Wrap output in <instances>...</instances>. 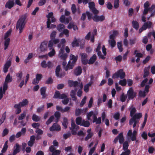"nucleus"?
<instances>
[{
  "label": "nucleus",
  "mask_w": 155,
  "mask_h": 155,
  "mask_svg": "<svg viewBox=\"0 0 155 155\" xmlns=\"http://www.w3.org/2000/svg\"><path fill=\"white\" fill-rule=\"evenodd\" d=\"M118 140H119V142L120 143L122 144L123 143V149L124 151L127 150L129 147V144L128 142L125 141L124 143V138L123 136V133L121 132L118 134L117 136L115 138L114 140V142L116 144Z\"/></svg>",
  "instance_id": "1"
},
{
  "label": "nucleus",
  "mask_w": 155,
  "mask_h": 155,
  "mask_svg": "<svg viewBox=\"0 0 155 155\" xmlns=\"http://www.w3.org/2000/svg\"><path fill=\"white\" fill-rule=\"evenodd\" d=\"M27 18V15L25 14L22 15L17 22L16 29H19V33L21 34L24 28L26 23L25 21Z\"/></svg>",
  "instance_id": "2"
},
{
  "label": "nucleus",
  "mask_w": 155,
  "mask_h": 155,
  "mask_svg": "<svg viewBox=\"0 0 155 155\" xmlns=\"http://www.w3.org/2000/svg\"><path fill=\"white\" fill-rule=\"evenodd\" d=\"M125 76V73L123 69H120L113 74L112 78L113 79H115L118 78L119 77L121 79H122L124 78Z\"/></svg>",
  "instance_id": "3"
},
{
  "label": "nucleus",
  "mask_w": 155,
  "mask_h": 155,
  "mask_svg": "<svg viewBox=\"0 0 155 155\" xmlns=\"http://www.w3.org/2000/svg\"><path fill=\"white\" fill-rule=\"evenodd\" d=\"M127 95L128 99H132L136 96L137 93L134 91L132 87H130L127 92Z\"/></svg>",
  "instance_id": "4"
},
{
  "label": "nucleus",
  "mask_w": 155,
  "mask_h": 155,
  "mask_svg": "<svg viewBox=\"0 0 155 155\" xmlns=\"http://www.w3.org/2000/svg\"><path fill=\"white\" fill-rule=\"evenodd\" d=\"M89 7L94 14H98L99 13V11L95 8V5L94 2H89Z\"/></svg>",
  "instance_id": "5"
},
{
  "label": "nucleus",
  "mask_w": 155,
  "mask_h": 155,
  "mask_svg": "<svg viewBox=\"0 0 155 155\" xmlns=\"http://www.w3.org/2000/svg\"><path fill=\"white\" fill-rule=\"evenodd\" d=\"M60 40L59 39L56 38L55 40L51 39L48 42V46L49 48V50H51L53 49L54 44H56L59 43Z\"/></svg>",
  "instance_id": "6"
},
{
  "label": "nucleus",
  "mask_w": 155,
  "mask_h": 155,
  "mask_svg": "<svg viewBox=\"0 0 155 155\" xmlns=\"http://www.w3.org/2000/svg\"><path fill=\"white\" fill-rule=\"evenodd\" d=\"M94 14V15L92 19L95 22L102 21L105 19V17L103 15L98 16L97 15V14Z\"/></svg>",
  "instance_id": "7"
},
{
  "label": "nucleus",
  "mask_w": 155,
  "mask_h": 155,
  "mask_svg": "<svg viewBox=\"0 0 155 155\" xmlns=\"http://www.w3.org/2000/svg\"><path fill=\"white\" fill-rule=\"evenodd\" d=\"M61 66L60 65L57 66L55 69V75L58 78H62V77L65 76V73L63 72L60 74V72L61 70Z\"/></svg>",
  "instance_id": "8"
},
{
  "label": "nucleus",
  "mask_w": 155,
  "mask_h": 155,
  "mask_svg": "<svg viewBox=\"0 0 155 155\" xmlns=\"http://www.w3.org/2000/svg\"><path fill=\"white\" fill-rule=\"evenodd\" d=\"M12 59L10 58L8 60L6 61L4 64L3 69V71L5 73H6L8 71V68L10 67L11 65Z\"/></svg>",
  "instance_id": "9"
},
{
  "label": "nucleus",
  "mask_w": 155,
  "mask_h": 155,
  "mask_svg": "<svg viewBox=\"0 0 155 155\" xmlns=\"http://www.w3.org/2000/svg\"><path fill=\"white\" fill-rule=\"evenodd\" d=\"M81 55L82 63L84 65L87 64L88 61L87 59V54L85 53H83L81 54Z\"/></svg>",
  "instance_id": "10"
},
{
  "label": "nucleus",
  "mask_w": 155,
  "mask_h": 155,
  "mask_svg": "<svg viewBox=\"0 0 155 155\" xmlns=\"http://www.w3.org/2000/svg\"><path fill=\"white\" fill-rule=\"evenodd\" d=\"M50 130L51 131H59L61 130V127L60 125L58 124L57 123H54L52 126L50 128Z\"/></svg>",
  "instance_id": "11"
},
{
  "label": "nucleus",
  "mask_w": 155,
  "mask_h": 155,
  "mask_svg": "<svg viewBox=\"0 0 155 155\" xmlns=\"http://www.w3.org/2000/svg\"><path fill=\"white\" fill-rule=\"evenodd\" d=\"M47 42L46 41H44L41 43L40 47L41 51L45 52L47 50Z\"/></svg>",
  "instance_id": "12"
},
{
  "label": "nucleus",
  "mask_w": 155,
  "mask_h": 155,
  "mask_svg": "<svg viewBox=\"0 0 155 155\" xmlns=\"http://www.w3.org/2000/svg\"><path fill=\"white\" fill-rule=\"evenodd\" d=\"M68 85L70 87H76L80 84V82L77 81H74L71 80H68Z\"/></svg>",
  "instance_id": "13"
},
{
  "label": "nucleus",
  "mask_w": 155,
  "mask_h": 155,
  "mask_svg": "<svg viewBox=\"0 0 155 155\" xmlns=\"http://www.w3.org/2000/svg\"><path fill=\"white\" fill-rule=\"evenodd\" d=\"M35 139L36 137L34 135L31 136L30 137V140L27 143L28 145L30 147H32L35 143Z\"/></svg>",
  "instance_id": "14"
},
{
  "label": "nucleus",
  "mask_w": 155,
  "mask_h": 155,
  "mask_svg": "<svg viewBox=\"0 0 155 155\" xmlns=\"http://www.w3.org/2000/svg\"><path fill=\"white\" fill-rule=\"evenodd\" d=\"M14 5L15 2L12 0H9L6 2L5 5V7L6 8L11 9L14 6Z\"/></svg>",
  "instance_id": "15"
},
{
  "label": "nucleus",
  "mask_w": 155,
  "mask_h": 155,
  "mask_svg": "<svg viewBox=\"0 0 155 155\" xmlns=\"http://www.w3.org/2000/svg\"><path fill=\"white\" fill-rule=\"evenodd\" d=\"M20 146L19 145L16 143L15 146L14 147V150L12 154L13 155H16L17 153L20 151Z\"/></svg>",
  "instance_id": "16"
},
{
  "label": "nucleus",
  "mask_w": 155,
  "mask_h": 155,
  "mask_svg": "<svg viewBox=\"0 0 155 155\" xmlns=\"http://www.w3.org/2000/svg\"><path fill=\"white\" fill-rule=\"evenodd\" d=\"M75 64L72 62L71 63L70 61H69L68 64L65 68L64 69L65 71H67L69 69H72L74 66Z\"/></svg>",
  "instance_id": "17"
},
{
  "label": "nucleus",
  "mask_w": 155,
  "mask_h": 155,
  "mask_svg": "<svg viewBox=\"0 0 155 155\" xmlns=\"http://www.w3.org/2000/svg\"><path fill=\"white\" fill-rule=\"evenodd\" d=\"M28 103V100L26 99H23L21 102H20L17 105H19L21 107H25L27 105Z\"/></svg>",
  "instance_id": "18"
},
{
  "label": "nucleus",
  "mask_w": 155,
  "mask_h": 155,
  "mask_svg": "<svg viewBox=\"0 0 155 155\" xmlns=\"http://www.w3.org/2000/svg\"><path fill=\"white\" fill-rule=\"evenodd\" d=\"M23 73L22 72L20 71L18 73L16 74L15 76L17 78V82H19L22 79L23 77Z\"/></svg>",
  "instance_id": "19"
},
{
  "label": "nucleus",
  "mask_w": 155,
  "mask_h": 155,
  "mask_svg": "<svg viewBox=\"0 0 155 155\" xmlns=\"http://www.w3.org/2000/svg\"><path fill=\"white\" fill-rule=\"evenodd\" d=\"M46 88L45 87H43L41 88L40 89L41 94L42 96V98H45L47 95L46 94Z\"/></svg>",
  "instance_id": "20"
},
{
  "label": "nucleus",
  "mask_w": 155,
  "mask_h": 155,
  "mask_svg": "<svg viewBox=\"0 0 155 155\" xmlns=\"http://www.w3.org/2000/svg\"><path fill=\"white\" fill-rule=\"evenodd\" d=\"M77 90V89L75 88L74 89V91L73 90H72L71 91L70 93V96L71 97L73 98V100L74 101H76L77 100V97L76 96V91Z\"/></svg>",
  "instance_id": "21"
},
{
  "label": "nucleus",
  "mask_w": 155,
  "mask_h": 155,
  "mask_svg": "<svg viewBox=\"0 0 155 155\" xmlns=\"http://www.w3.org/2000/svg\"><path fill=\"white\" fill-rule=\"evenodd\" d=\"M82 73V69L81 66H79L74 71V74L76 76H78Z\"/></svg>",
  "instance_id": "22"
},
{
  "label": "nucleus",
  "mask_w": 155,
  "mask_h": 155,
  "mask_svg": "<svg viewBox=\"0 0 155 155\" xmlns=\"http://www.w3.org/2000/svg\"><path fill=\"white\" fill-rule=\"evenodd\" d=\"M150 68V66L146 67L144 69V74L143 77L144 78L147 77L149 74V70Z\"/></svg>",
  "instance_id": "23"
},
{
  "label": "nucleus",
  "mask_w": 155,
  "mask_h": 155,
  "mask_svg": "<svg viewBox=\"0 0 155 155\" xmlns=\"http://www.w3.org/2000/svg\"><path fill=\"white\" fill-rule=\"evenodd\" d=\"M46 23L47 28L49 29H54L56 27V25L54 24H51L50 25L51 21L49 19L47 20Z\"/></svg>",
  "instance_id": "24"
},
{
  "label": "nucleus",
  "mask_w": 155,
  "mask_h": 155,
  "mask_svg": "<svg viewBox=\"0 0 155 155\" xmlns=\"http://www.w3.org/2000/svg\"><path fill=\"white\" fill-rule=\"evenodd\" d=\"M97 59V56L95 54H94L90 59L88 63L90 64H93Z\"/></svg>",
  "instance_id": "25"
},
{
  "label": "nucleus",
  "mask_w": 155,
  "mask_h": 155,
  "mask_svg": "<svg viewBox=\"0 0 155 155\" xmlns=\"http://www.w3.org/2000/svg\"><path fill=\"white\" fill-rule=\"evenodd\" d=\"M152 25V22L151 21H147L145 22L142 25L145 30L147 28H150Z\"/></svg>",
  "instance_id": "26"
},
{
  "label": "nucleus",
  "mask_w": 155,
  "mask_h": 155,
  "mask_svg": "<svg viewBox=\"0 0 155 155\" xmlns=\"http://www.w3.org/2000/svg\"><path fill=\"white\" fill-rule=\"evenodd\" d=\"M61 114L58 111H56L54 113V116L55 117V122L58 123L61 117Z\"/></svg>",
  "instance_id": "27"
},
{
  "label": "nucleus",
  "mask_w": 155,
  "mask_h": 155,
  "mask_svg": "<svg viewBox=\"0 0 155 155\" xmlns=\"http://www.w3.org/2000/svg\"><path fill=\"white\" fill-rule=\"evenodd\" d=\"M14 107L16 109L15 111L16 114H18L21 112V107L19 105H17V104H15L14 105Z\"/></svg>",
  "instance_id": "28"
},
{
  "label": "nucleus",
  "mask_w": 155,
  "mask_h": 155,
  "mask_svg": "<svg viewBox=\"0 0 155 155\" xmlns=\"http://www.w3.org/2000/svg\"><path fill=\"white\" fill-rule=\"evenodd\" d=\"M65 26L64 25L62 24H60L56 27L57 29L59 32H61L64 29Z\"/></svg>",
  "instance_id": "29"
},
{
  "label": "nucleus",
  "mask_w": 155,
  "mask_h": 155,
  "mask_svg": "<svg viewBox=\"0 0 155 155\" xmlns=\"http://www.w3.org/2000/svg\"><path fill=\"white\" fill-rule=\"evenodd\" d=\"M132 24L133 28L137 30L139 28V24L137 21H133L132 22Z\"/></svg>",
  "instance_id": "30"
},
{
  "label": "nucleus",
  "mask_w": 155,
  "mask_h": 155,
  "mask_svg": "<svg viewBox=\"0 0 155 155\" xmlns=\"http://www.w3.org/2000/svg\"><path fill=\"white\" fill-rule=\"evenodd\" d=\"M78 56H75L74 55L71 54L70 56V60H72L73 63H75L78 60Z\"/></svg>",
  "instance_id": "31"
},
{
  "label": "nucleus",
  "mask_w": 155,
  "mask_h": 155,
  "mask_svg": "<svg viewBox=\"0 0 155 155\" xmlns=\"http://www.w3.org/2000/svg\"><path fill=\"white\" fill-rule=\"evenodd\" d=\"M12 81V77H10L9 73L8 74L5 78V82L8 84V83L11 82Z\"/></svg>",
  "instance_id": "32"
},
{
  "label": "nucleus",
  "mask_w": 155,
  "mask_h": 155,
  "mask_svg": "<svg viewBox=\"0 0 155 155\" xmlns=\"http://www.w3.org/2000/svg\"><path fill=\"white\" fill-rule=\"evenodd\" d=\"M90 125V124L89 121L88 120H84L83 119L82 121V123L81 126H84L85 127H89Z\"/></svg>",
  "instance_id": "33"
},
{
  "label": "nucleus",
  "mask_w": 155,
  "mask_h": 155,
  "mask_svg": "<svg viewBox=\"0 0 155 155\" xmlns=\"http://www.w3.org/2000/svg\"><path fill=\"white\" fill-rule=\"evenodd\" d=\"M8 141L7 140L4 143V146L3 147L2 149L1 150V152L2 153H5L8 147Z\"/></svg>",
  "instance_id": "34"
},
{
  "label": "nucleus",
  "mask_w": 155,
  "mask_h": 155,
  "mask_svg": "<svg viewBox=\"0 0 155 155\" xmlns=\"http://www.w3.org/2000/svg\"><path fill=\"white\" fill-rule=\"evenodd\" d=\"M71 45L73 47H75V46L78 47L79 46V44L77 40L75 37L74 38V40L71 43Z\"/></svg>",
  "instance_id": "35"
},
{
  "label": "nucleus",
  "mask_w": 155,
  "mask_h": 155,
  "mask_svg": "<svg viewBox=\"0 0 155 155\" xmlns=\"http://www.w3.org/2000/svg\"><path fill=\"white\" fill-rule=\"evenodd\" d=\"M4 41V50H6L8 47L9 43L10 42V39L9 38H7Z\"/></svg>",
  "instance_id": "36"
},
{
  "label": "nucleus",
  "mask_w": 155,
  "mask_h": 155,
  "mask_svg": "<svg viewBox=\"0 0 155 155\" xmlns=\"http://www.w3.org/2000/svg\"><path fill=\"white\" fill-rule=\"evenodd\" d=\"M130 116L132 117L133 116L134 114L136 111V110L135 107H133V106H132L130 108Z\"/></svg>",
  "instance_id": "37"
},
{
  "label": "nucleus",
  "mask_w": 155,
  "mask_h": 155,
  "mask_svg": "<svg viewBox=\"0 0 155 155\" xmlns=\"http://www.w3.org/2000/svg\"><path fill=\"white\" fill-rule=\"evenodd\" d=\"M82 118L81 117H78L76 118L75 121L76 123L78 125H79L81 126L82 121Z\"/></svg>",
  "instance_id": "38"
},
{
  "label": "nucleus",
  "mask_w": 155,
  "mask_h": 155,
  "mask_svg": "<svg viewBox=\"0 0 155 155\" xmlns=\"http://www.w3.org/2000/svg\"><path fill=\"white\" fill-rule=\"evenodd\" d=\"M58 56L59 58L63 60H66L68 57V55L66 53L58 54Z\"/></svg>",
  "instance_id": "39"
},
{
  "label": "nucleus",
  "mask_w": 155,
  "mask_h": 155,
  "mask_svg": "<svg viewBox=\"0 0 155 155\" xmlns=\"http://www.w3.org/2000/svg\"><path fill=\"white\" fill-rule=\"evenodd\" d=\"M68 124V120L67 118L64 117L63 118V121L62 122V124L64 127V128L66 129L67 127V124Z\"/></svg>",
  "instance_id": "40"
},
{
  "label": "nucleus",
  "mask_w": 155,
  "mask_h": 155,
  "mask_svg": "<svg viewBox=\"0 0 155 155\" xmlns=\"http://www.w3.org/2000/svg\"><path fill=\"white\" fill-rule=\"evenodd\" d=\"M56 32L55 31H53L51 34L50 38L51 40H55V36L56 35Z\"/></svg>",
  "instance_id": "41"
},
{
  "label": "nucleus",
  "mask_w": 155,
  "mask_h": 155,
  "mask_svg": "<svg viewBox=\"0 0 155 155\" xmlns=\"http://www.w3.org/2000/svg\"><path fill=\"white\" fill-rule=\"evenodd\" d=\"M6 117V112H5L2 114V117L0 119V126L1 125V124L2 123H3L4 122V120L5 119Z\"/></svg>",
  "instance_id": "42"
},
{
  "label": "nucleus",
  "mask_w": 155,
  "mask_h": 155,
  "mask_svg": "<svg viewBox=\"0 0 155 155\" xmlns=\"http://www.w3.org/2000/svg\"><path fill=\"white\" fill-rule=\"evenodd\" d=\"M127 83V81L125 79L120 80L119 81V84L123 86L126 85Z\"/></svg>",
  "instance_id": "43"
},
{
  "label": "nucleus",
  "mask_w": 155,
  "mask_h": 155,
  "mask_svg": "<svg viewBox=\"0 0 155 155\" xmlns=\"http://www.w3.org/2000/svg\"><path fill=\"white\" fill-rule=\"evenodd\" d=\"M137 52V50H135L134 52V54H135V57L139 58H141L143 57V54L140 52Z\"/></svg>",
  "instance_id": "44"
},
{
  "label": "nucleus",
  "mask_w": 155,
  "mask_h": 155,
  "mask_svg": "<svg viewBox=\"0 0 155 155\" xmlns=\"http://www.w3.org/2000/svg\"><path fill=\"white\" fill-rule=\"evenodd\" d=\"M32 120L35 122H38L40 120V118L35 114H33L32 116Z\"/></svg>",
  "instance_id": "45"
},
{
  "label": "nucleus",
  "mask_w": 155,
  "mask_h": 155,
  "mask_svg": "<svg viewBox=\"0 0 155 155\" xmlns=\"http://www.w3.org/2000/svg\"><path fill=\"white\" fill-rule=\"evenodd\" d=\"M91 85V84L90 83H89L86 84L84 86V90L85 92L87 93L88 92L89 90V87Z\"/></svg>",
  "instance_id": "46"
},
{
  "label": "nucleus",
  "mask_w": 155,
  "mask_h": 155,
  "mask_svg": "<svg viewBox=\"0 0 155 155\" xmlns=\"http://www.w3.org/2000/svg\"><path fill=\"white\" fill-rule=\"evenodd\" d=\"M83 110H82L79 108L76 109L75 111V115L76 116H79Z\"/></svg>",
  "instance_id": "47"
},
{
  "label": "nucleus",
  "mask_w": 155,
  "mask_h": 155,
  "mask_svg": "<svg viewBox=\"0 0 155 155\" xmlns=\"http://www.w3.org/2000/svg\"><path fill=\"white\" fill-rule=\"evenodd\" d=\"M142 115L141 113H139L135 114L133 117L136 120L137 119H139L142 117Z\"/></svg>",
  "instance_id": "48"
},
{
  "label": "nucleus",
  "mask_w": 155,
  "mask_h": 155,
  "mask_svg": "<svg viewBox=\"0 0 155 155\" xmlns=\"http://www.w3.org/2000/svg\"><path fill=\"white\" fill-rule=\"evenodd\" d=\"M109 43L112 48H114L116 45V42L114 39L109 40Z\"/></svg>",
  "instance_id": "49"
},
{
  "label": "nucleus",
  "mask_w": 155,
  "mask_h": 155,
  "mask_svg": "<svg viewBox=\"0 0 155 155\" xmlns=\"http://www.w3.org/2000/svg\"><path fill=\"white\" fill-rule=\"evenodd\" d=\"M54 119V116L52 115L51 116L47 121L46 122V124L48 125L50 124L53 120Z\"/></svg>",
  "instance_id": "50"
},
{
  "label": "nucleus",
  "mask_w": 155,
  "mask_h": 155,
  "mask_svg": "<svg viewBox=\"0 0 155 155\" xmlns=\"http://www.w3.org/2000/svg\"><path fill=\"white\" fill-rule=\"evenodd\" d=\"M117 48L119 50L120 52H121L123 51V48L122 47V44L121 42H118L117 43Z\"/></svg>",
  "instance_id": "51"
},
{
  "label": "nucleus",
  "mask_w": 155,
  "mask_h": 155,
  "mask_svg": "<svg viewBox=\"0 0 155 155\" xmlns=\"http://www.w3.org/2000/svg\"><path fill=\"white\" fill-rule=\"evenodd\" d=\"M127 98V96L124 95V94H122L120 97V101L122 102H124L125 101Z\"/></svg>",
  "instance_id": "52"
},
{
  "label": "nucleus",
  "mask_w": 155,
  "mask_h": 155,
  "mask_svg": "<svg viewBox=\"0 0 155 155\" xmlns=\"http://www.w3.org/2000/svg\"><path fill=\"white\" fill-rule=\"evenodd\" d=\"M8 88V84L6 83H4L2 91L4 94L5 93L7 89Z\"/></svg>",
  "instance_id": "53"
},
{
  "label": "nucleus",
  "mask_w": 155,
  "mask_h": 155,
  "mask_svg": "<svg viewBox=\"0 0 155 155\" xmlns=\"http://www.w3.org/2000/svg\"><path fill=\"white\" fill-rule=\"evenodd\" d=\"M51 50H52L48 53V55L50 57H53L55 54V51L54 49L53 48Z\"/></svg>",
  "instance_id": "54"
},
{
  "label": "nucleus",
  "mask_w": 155,
  "mask_h": 155,
  "mask_svg": "<svg viewBox=\"0 0 155 155\" xmlns=\"http://www.w3.org/2000/svg\"><path fill=\"white\" fill-rule=\"evenodd\" d=\"M96 52H97V55L99 58H101L103 60H104L105 59L106 57L104 56V55L102 54L101 52V51H99Z\"/></svg>",
  "instance_id": "55"
},
{
  "label": "nucleus",
  "mask_w": 155,
  "mask_h": 155,
  "mask_svg": "<svg viewBox=\"0 0 155 155\" xmlns=\"http://www.w3.org/2000/svg\"><path fill=\"white\" fill-rule=\"evenodd\" d=\"M86 99L87 97L86 96H84V98L81 101V102L80 104V105L81 107H83V105L85 104Z\"/></svg>",
  "instance_id": "56"
},
{
  "label": "nucleus",
  "mask_w": 155,
  "mask_h": 155,
  "mask_svg": "<svg viewBox=\"0 0 155 155\" xmlns=\"http://www.w3.org/2000/svg\"><path fill=\"white\" fill-rule=\"evenodd\" d=\"M47 64V68H48V69H51L53 67V64L50 61H48Z\"/></svg>",
  "instance_id": "57"
},
{
  "label": "nucleus",
  "mask_w": 155,
  "mask_h": 155,
  "mask_svg": "<svg viewBox=\"0 0 155 155\" xmlns=\"http://www.w3.org/2000/svg\"><path fill=\"white\" fill-rule=\"evenodd\" d=\"M32 126L35 128L36 129H38L39 127L40 126V124L39 123H33L32 124H31Z\"/></svg>",
  "instance_id": "58"
},
{
  "label": "nucleus",
  "mask_w": 155,
  "mask_h": 155,
  "mask_svg": "<svg viewBox=\"0 0 155 155\" xmlns=\"http://www.w3.org/2000/svg\"><path fill=\"white\" fill-rule=\"evenodd\" d=\"M53 82V80L51 77L48 78V79L45 81V83L47 84H51Z\"/></svg>",
  "instance_id": "59"
},
{
  "label": "nucleus",
  "mask_w": 155,
  "mask_h": 155,
  "mask_svg": "<svg viewBox=\"0 0 155 155\" xmlns=\"http://www.w3.org/2000/svg\"><path fill=\"white\" fill-rule=\"evenodd\" d=\"M71 9L72 13L74 14H75L76 12L77 8L76 6L74 4H73L72 5Z\"/></svg>",
  "instance_id": "60"
},
{
  "label": "nucleus",
  "mask_w": 155,
  "mask_h": 155,
  "mask_svg": "<svg viewBox=\"0 0 155 155\" xmlns=\"http://www.w3.org/2000/svg\"><path fill=\"white\" fill-rule=\"evenodd\" d=\"M12 30H9L5 34L4 36V39H7L8 37L11 35Z\"/></svg>",
  "instance_id": "61"
},
{
  "label": "nucleus",
  "mask_w": 155,
  "mask_h": 155,
  "mask_svg": "<svg viewBox=\"0 0 155 155\" xmlns=\"http://www.w3.org/2000/svg\"><path fill=\"white\" fill-rule=\"evenodd\" d=\"M47 63H46V61L45 60L42 61L41 64V66L43 68H47Z\"/></svg>",
  "instance_id": "62"
},
{
  "label": "nucleus",
  "mask_w": 155,
  "mask_h": 155,
  "mask_svg": "<svg viewBox=\"0 0 155 155\" xmlns=\"http://www.w3.org/2000/svg\"><path fill=\"white\" fill-rule=\"evenodd\" d=\"M93 136V133H88L87 136L85 138V140L86 141L88 140L89 139L91 138Z\"/></svg>",
  "instance_id": "63"
},
{
  "label": "nucleus",
  "mask_w": 155,
  "mask_h": 155,
  "mask_svg": "<svg viewBox=\"0 0 155 155\" xmlns=\"http://www.w3.org/2000/svg\"><path fill=\"white\" fill-rule=\"evenodd\" d=\"M130 153V151L129 150H125L120 155H129Z\"/></svg>",
  "instance_id": "64"
}]
</instances>
